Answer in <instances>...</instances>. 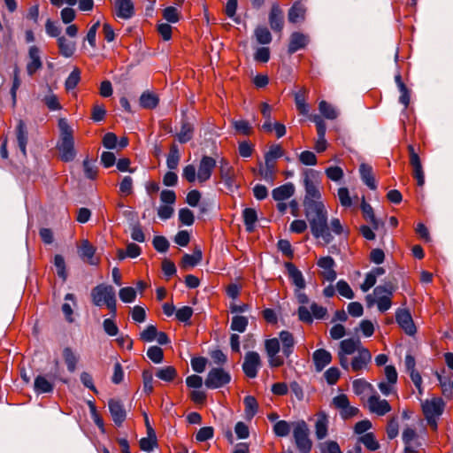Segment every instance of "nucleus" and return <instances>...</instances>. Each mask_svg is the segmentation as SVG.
Masks as SVG:
<instances>
[{
	"label": "nucleus",
	"instance_id": "59",
	"mask_svg": "<svg viewBox=\"0 0 453 453\" xmlns=\"http://www.w3.org/2000/svg\"><path fill=\"white\" fill-rule=\"evenodd\" d=\"M157 334V327L153 325H150L141 333L140 337L142 341L150 342L155 341Z\"/></svg>",
	"mask_w": 453,
	"mask_h": 453
},
{
	"label": "nucleus",
	"instance_id": "11",
	"mask_svg": "<svg viewBox=\"0 0 453 453\" xmlns=\"http://www.w3.org/2000/svg\"><path fill=\"white\" fill-rule=\"evenodd\" d=\"M410 156V165L412 167V175L417 180V184L422 187L425 183V174L419 156L415 151L413 145H408Z\"/></svg>",
	"mask_w": 453,
	"mask_h": 453
},
{
	"label": "nucleus",
	"instance_id": "10",
	"mask_svg": "<svg viewBox=\"0 0 453 453\" xmlns=\"http://www.w3.org/2000/svg\"><path fill=\"white\" fill-rule=\"evenodd\" d=\"M333 405L339 410L340 416L343 419H348L358 414L359 410L349 404L346 395H339L333 398Z\"/></svg>",
	"mask_w": 453,
	"mask_h": 453
},
{
	"label": "nucleus",
	"instance_id": "63",
	"mask_svg": "<svg viewBox=\"0 0 453 453\" xmlns=\"http://www.w3.org/2000/svg\"><path fill=\"white\" fill-rule=\"evenodd\" d=\"M180 161V155L178 149L175 146L171 148L170 153L167 157L166 164L169 169H175Z\"/></svg>",
	"mask_w": 453,
	"mask_h": 453
},
{
	"label": "nucleus",
	"instance_id": "51",
	"mask_svg": "<svg viewBox=\"0 0 453 453\" xmlns=\"http://www.w3.org/2000/svg\"><path fill=\"white\" fill-rule=\"evenodd\" d=\"M42 102L50 111H58L61 109L58 96L52 92H50L48 95H46L43 97Z\"/></svg>",
	"mask_w": 453,
	"mask_h": 453
},
{
	"label": "nucleus",
	"instance_id": "44",
	"mask_svg": "<svg viewBox=\"0 0 453 453\" xmlns=\"http://www.w3.org/2000/svg\"><path fill=\"white\" fill-rule=\"evenodd\" d=\"M354 393L357 395L366 394L369 391H373L372 386L365 380H355L352 383Z\"/></svg>",
	"mask_w": 453,
	"mask_h": 453
},
{
	"label": "nucleus",
	"instance_id": "55",
	"mask_svg": "<svg viewBox=\"0 0 453 453\" xmlns=\"http://www.w3.org/2000/svg\"><path fill=\"white\" fill-rule=\"evenodd\" d=\"M326 177L333 181H339L343 178V170L339 166H330L325 171Z\"/></svg>",
	"mask_w": 453,
	"mask_h": 453
},
{
	"label": "nucleus",
	"instance_id": "8",
	"mask_svg": "<svg viewBox=\"0 0 453 453\" xmlns=\"http://www.w3.org/2000/svg\"><path fill=\"white\" fill-rule=\"evenodd\" d=\"M230 380L231 376L227 372L221 368H213L209 372L204 383L208 388L215 389L226 385Z\"/></svg>",
	"mask_w": 453,
	"mask_h": 453
},
{
	"label": "nucleus",
	"instance_id": "2",
	"mask_svg": "<svg viewBox=\"0 0 453 453\" xmlns=\"http://www.w3.org/2000/svg\"><path fill=\"white\" fill-rule=\"evenodd\" d=\"M303 186L305 189L303 199L304 209L311 207V204L323 203L321 201L322 195L319 189L317 172L311 169H307L303 172Z\"/></svg>",
	"mask_w": 453,
	"mask_h": 453
},
{
	"label": "nucleus",
	"instance_id": "1",
	"mask_svg": "<svg viewBox=\"0 0 453 453\" xmlns=\"http://www.w3.org/2000/svg\"><path fill=\"white\" fill-rule=\"evenodd\" d=\"M305 216L309 221L312 235L323 241L324 244L330 243L334 237L327 225V211L324 203L311 204L305 208Z\"/></svg>",
	"mask_w": 453,
	"mask_h": 453
},
{
	"label": "nucleus",
	"instance_id": "14",
	"mask_svg": "<svg viewBox=\"0 0 453 453\" xmlns=\"http://www.w3.org/2000/svg\"><path fill=\"white\" fill-rule=\"evenodd\" d=\"M373 294L377 297L376 303L380 311L384 312L391 307V288L378 286L374 288Z\"/></svg>",
	"mask_w": 453,
	"mask_h": 453
},
{
	"label": "nucleus",
	"instance_id": "42",
	"mask_svg": "<svg viewBox=\"0 0 453 453\" xmlns=\"http://www.w3.org/2000/svg\"><path fill=\"white\" fill-rule=\"evenodd\" d=\"M246 229L249 232L253 231L254 224L257 219V212L252 208H246L242 213Z\"/></svg>",
	"mask_w": 453,
	"mask_h": 453
},
{
	"label": "nucleus",
	"instance_id": "30",
	"mask_svg": "<svg viewBox=\"0 0 453 453\" xmlns=\"http://www.w3.org/2000/svg\"><path fill=\"white\" fill-rule=\"evenodd\" d=\"M16 137L18 147L19 148L23 156L27 155V132L26 125L22 120H19L16 128Z\"/></svg>",
	"mask_w": 453,
	"mask_h": 453
},
{
	"label": "nucleus",
	"instance_id": "26",
	"mask_svg": "<svg viewBox=\"0 0 453 453\" xmlns=\"http://www.w3.org/2000/svg\"><path fill=\"white\" fill-rule=\"evenodd\" d=\"M308 42L309 38L307 35L299 32H295L290 35L288 51L289 54H293L297 50L303 49Z\"/></svg>",
	"mask_w": 453,
	"mask_h": 453
},
{
	"label": "nucleus",
	"instance_id": "3",
	"mask_svg": "<svg viewBox=\"0 0 453 453\" xmlns=\"http://www.w3.org/2000/svg\"><path fill=\"white\" fill-rule=\"evenodd\" d=\"M58 127L60 129V140L58 143V149L61 159L65 162H70L73 160L76 156L73 130L64 119H59Z\"/></svg>",
	"mask_w": 453,
	"mask_h": 453
},
{
	"label": "nucleus",
	"instance_id": "36",
	"mask_svg": "<svg viewBox=\"0 0 453 453\" xmlns=\"http://www.w3.org/2000/svg\"><path fill=\"white\" fill-rule=\"evenodd\" d=\"M202 260V251L200 249H196L193 254H185L182 257L181 267L184 269L191 268L199 264Z\"/></svg>",
	"mask_w": 453,
	"mask_h": 453
},
{
	"label": "nucleus",
	"instance_id": "7",
	"mask_svg": "<svg viewBox=\"0 0 453 453\" xmlns=\"http://www.w3.org/2000/svg\"><path fill=\"white\" fill-rule=\"evenodd\" d=\"M265 348L268 357V364L271 367L276 368L284 365L283 357L279 355L280 344L278 338L266 340L265 342Z\"/></svg>",
	"mask_w": 453,
	"mask_h": 453
},
{
	"label": "nucleus",
	"instance_id": "27",
	"mask_svg": "<svg viewBox=\"0 0 453 453\" xmlns=\"http://www.w3.org/2000/svg\"><path fill=\"white\" fill-rule=\"evenodd\" d=\"M312 359L318 372L322 371L332 360V355L329 351L319 349L313 352Z\"/></svg>",
	"mask_w": 453,
	"mask_h": 453
},
{
	"label": "nucleus",
	"instance_id": "50",
	"mask_svg": "<svg viewBox=\"0 0 453 453\" xmlns=\"http://www.w3.org/2000/svg\"><path fill=\"white\" fill-rule=\"evenodd\" d=\"M257 40L261 44H268L272 41L270 31L265 27H259L255 30Z\"/></svg>",
	"mask_w": 453,
	"mask_h": 453
},
{
	"label": "nucleus",
	"instance_id": "37",
	"mask_svg": "<svg viewBox=\"0 0 453 453\" xmlns=\"http://www.w3.org/2000/svg\"><path fill=\"white\" fill-rule=\"evenodd\" d=\"M304 15L305 9L303 8V6L299 3H296L288 11V21L291 23H297L303 21L304 19Z\"/></svg>",
	"mask_w": 453,
	"mask_h": 453
},
{
	"label": "nucleus",
	"instance_id": "49",
	"mask_svg": "<svg viewBox=\"0 0 453 453\" xmlns=\"http://www.w3.org/2000/svg\"><path fill=\"white\" fill-rule=\"evenodd\" d=\"M147 356L155 364H160L164 359L163 349L157 346L150 347L147 350Z\"/></svg>",
	"mask_w": 453,
	"mask_h": 453
},
{
	"label": "nucleus",
	"instance_id": "22",
	"mask_svg": "<svg viewBox=\"0 0 453 453\" xmlns=\"http://www.w3.org/2000/svg\"><path fill=\"white\" fill-rule=\"evenodd\" d=\"M269 24L275 32H281L284 27L283 12L278 4H273L269 13Z\"/></svg>",
	"mask_w": 453,
	"mask_h": 453
},
{
	"label": "nucleus",
	"instance_id": "56",
	"mask_svg": "<svg viewBox=\"0 0 453 453\" xmlns=\"http://www.w3.org/2000/svg\"><path fill=\"white\" fill-rule=\"evenodd\" d=\"M337 196L342 206L349 208L352 205V200L347 188H340L337 191Z\"/></svg>",
	"mask_w": 453,
	"mask_h": 453
},
{
	"label": "nucleus",
	"instance_id": "45",
	"mask_svg": "<svg viewBox=\"0 0 453 453\" xmlns=\"http://www.w3.org/2000/svg\"><path fill=\"white\" fill-rule=\"evenodd\" d=\"M177 375L176 369L173 366H166L159 368L156 372V376L165 381H172Z\"/></svg>",
	"mask_w": 453,
	"mask_h": 453
},
{
	"label": "nucleus",
	"instance_id": "23",
	"mask_svg": "<svg viewBox=\"0 0 453 453\" xmlns=\"http://www.w3.org/2000/svg\"><path fill=\"white\" fill-rule=\"evenodd\" d=\"M318 265L322 269V276L327 281H334L336 279V273L334 269V261L331 257H323L319 259Z\"/></svg>",
	"mask_w": 453,
	"mask_h": 453
},
{
	"label": "nucleus",
	"instance_id": "43",
	"mask_svg": "<svg viewBox=\"0 0 453 453\" xmlns=\"http://www.w3.org/2000/svg\"><path fill=\"white\" fill-rule=\"evenodd\" d=\"M261 113L265 119V123L262 125V128L265 132H272L273 131V123L271 121V113H272V107L267 103H263L261 104Z\"/></svg>",
	"mask_w": 453,
	"mask_h": 453
},
{
	"label": "nucleus",
	"instance_id": "17",
	"mask_svg": "<svg viewBox=\"0 0 453 453\" xmlns=\"http://www.w3.org/2000/svg\"><path fill=\"white\" fill-rule=\"evenodd\" d=\"M444 402L441 398L433 397L422 403V410L425 416L439 417L442 414Z\"/></svg>",
	"mask_w": 453,
	"mask_h": 453
},
{
	"label": "nucleus",
	"instance_id": "57",
	"mask_svg": "<svg viewBox=\"0 0 453 453\" xmlns=\"http://www.w3.org/2000/svg\"><path fill=\"white\" fill-rule=\"evenodd\" d=\"M54 265L57 268L58 275L62 278L63 280H65L67 278V273L65 271V263L64 257L61 255H56L54 257Z\"/></svg>",
	"mask_w": 453,
	"mask_h": 453
},
{
	"label": "nucleus",
	"instance_id": "54",
	"mask_svg": "<svg viewBox=\"0 0 453 453\" xmlns=\"http://www.w3.org/2000/svg\"><path fill=\"white\" fill-rule=\"evenodd\" d=\"M320 453H342L336 441H326L319 444Z\"/></svg>",
	"mask_w": 453,
	"mask_h": 453
},
{
	"label": "nucleus",
	"instance_id": "4",
	"mask_svg": "<svg viewBox=\"0 0 453 453\" xmlns=\"http://www.w3.org/2000/svg\"><path fill=\"white\" fill-rule=\"evenodd\" d=\"M92 303L98 307L106 305L114 317L116 315V294L115 289L111 285L99 284L92 288Z\"/></svg>",
	"mask_w": 453,
	"mask_h": 453
},
{
	"label": "nucleus",
	"instance_id": "15",
	"mask_svg": "<svg viewBox=\"0 0 453 453\" xmlns=\"http://www.w3.org/2000/svg\"><path fill=\"white\" fill-rule=\"evenodd\" d=\"M219 175L229 190L236 187L234 169L225 158L219 161Z\"/></svg>",
	"mask_w": 453,
	"mask_h": 453
},
{
	"label": "nucleus",
	"instance_id": "5",
	"mask_svg": "<svg viewBox=\"0 0 453 453\" xmlns=\"http://www.w3.org/2000/svg\"><path fill=\"white\" fill-rule=\"evenodd\" d=\"M293 437L296 448L301 453H309L312 447L310 439V429L304 420L294 422Z\"/></svg>",
	"mask_w": 453,
	"mask_h": 453
},
{
	"label": "nucleus",
	"instance_id": "46",
	"mask_svg": "<svg viewBox=\"0 0 453 453\" xmlns=\"http://www.w3.org/2000/svg\"><path fill=\"white\" fill-rule=\"evenodd\" d=\"M249 324V320L246 317L243 316H234L232 319L231 322V329L233 331H237L239 333L245 332L247 326Z\"/></svg>",
	"mask_w": 453,
	"mask_h": 453
},
{
	"label": "nucleus",
	"instance_id": "28",
	"mask_svg": "<svg viewBox=\"0 0 453 453\" xmlns=\"http://www.w3.org/2000/svg\"><path fill=\"white\" fill-rule=\"evenodd\" d=\"M295 190L296 188L294 184L288 182L284 185L275 188L272 192V196L275 201L282 202L290 198L294 195Z\"/></svg>",
	"mask_w": 453,
	"mask_h": 453
},
{
	"label": "nucleus",
	"instance_id": "52",
	"mask_svg": "<svg viewBox=\"0 0 453 453\" xmlns=\"http://www.w3.org/2000/svg\"><path fill=\"white\" fill-rule=\"evenodd\" d=\"M359 441L372 451H374L377 449H379V443L372 433H367L361 436L359 438Z\"/></svg>",
	"mask_w": 453,
	"mask_h": 453
},
{
	"label": "nucleus",
	"instance_id": "47",
	"mask_svg": "<svg viewBox=\"0 0 453 453\" xmlns=\"http://www.w3.org/2000/svg\"><path fill=\"white\" fill-rule=\"evenodd\" d=\"M319 109L321 114L328 119H334L338 116L336 110L326 101L319 103Z\"/></svg>",
	"mask_w": 453,
	"mask_h": 453
},
{
	"label": "nucleus",
	"instance_id": "29",
	"mask_svg": "<svg viewBox=\"0 0 453 453\" xmlns=\"http://www.w3.org/2000/svg\"><path fill=\"white\" fill-rule=\"evenodd\" d=\"M361 210L365 219L371 223L373 229L378 230L380 226H384V223L375 217L372 207L365 199L361 203Z\"/></svg>",
	"mask_w": 453,
	"mask_h": 453
},
{
	"label": "nucleus",
	"instance_id": "58",
	"mask_svg": "<svg viewBox=\"0 0 453 453\" xmlns=\"http://www.w3.org/2000/svg\"><path fill=\"white\" fill-rule=\"evenodd\" d=\"M193 315V309L189 306H183L175 312L177 319L183 323H188Z\"/></svg>",
	"mask_w": 453,
	"mask_h": 453
},
{
	"label": "nucleus",
	"instance_id": "53",
	"mask_svg": "<svg viewBox=\"0 0 453 453\" xmlns=\"http://www.w3.org/2000/svg\"><path fill=\"white\" fill-rule=\"evenodd\" d=\"M244 405L246 416L249 418H252L256 414L257 410V403L256 399L251 395L246 396L244 398Z\"/></svg>",
	"mask_w": 453,
	"mask_h": 453
},
{
	"label": "nucleus",
	"instance_id": "64",
	"mask_svg": "<svg viewBox=\"0 0 453 453\" xmlns=\"http://www.w3.org/2000/svg\"><path fill=\"white\" fill-rule=\"evenodd\" d=\"M179 219L180 222L186 226H191L194 223V214L188 208H182L179 211Z\"/></svg>",
	"mask_w": 453,
	"mask_h": 453
},
{
	"label": "nucleus",
	"instance_id": "25",
	"mask_svg": "<svg viewBox=\"0 0 453 453\" xmlns=\"http://www.w3.org/2000/svg\"><path fill=\"white\" fill-rule=\"evenodd\" d=\"M278 340L281 344V351L286 358H288L293 353L295 347L294 336L288 331H281L279 334Z\"/></svg>",
	"mask_w": 453,
	"mask_h": 453
},
{
	"label": "nucleus",
	"instance_id": "9",
	"mask_svg": "<svg viewBox=\"0 0 453 453\" xmlns=\"http://www.w3.org/2000/svg\"><path fill=\"white\" fill-rule=\"evenodd\" d=\"M261 365V357L257 352L249 351L245 354L242 370L247 377L251 379L257 377Z\"/></svg>",
	"mask_w": 453,
	"mask_h": 453
},
{
	"label": "nucleus",
	"instance_id": "21",
	"mask_svg": "<svg viewBox=\"0 0 453 453\" xmlns=\"http://www.w3.org/2000/svg\"><path fill=\"white\" fill-rule=\"evenodd\" d=\"M108 406L113 422L119 426H121L127 417L123 404L118 400L111 399L108 403Z\"/></svg>",
	"mask_w": 453,
	"mask_h": 453
},
{
	"label": "nucleus",
	"instance_id": "35",
	"mask_svg": "<svg viewBox=\"0 0 453 453\" xmlns=\"http://www.w3.org/2000/svg\"><path fill=\"white\" fill-rule=\"evenodd\" d=\"M359 173L364 183L368 186L371 189L376 188V182L372 174V168L369 165L361 164L359 167Z\"/></svg>",
	"mask_w": 453,
	"mask_h": 453
},
{
	"label": "nucleus",
	"instance_id": "20",
	"mask_svg": "<svg viewBox=\"0 0 453 453\" xmlns=\"http://www.w3.org/2000/svg\"><path fill=\"white\" fill-rule=\"evenodd\" d=\"M329 418L324 411L315 415V435L318 440H323L327 436Z\"/></svg>",
	"mask_w": 453,
	"mask_h": 453
},
{
	"label": "nucleus",
	"instance_id": "33",
	"mask_svg": "<svg viewBox=\"0 0 453 453\" xmlns=\"http://www.w3.org/2000/svg\"><path fill=\"white\" fill-rule=\"evenodd\" d=\"M286 268L296 289H303L305 288V281L302 273L291 263H287Z\"/></svg>",
	"mask_w": 453,
	"mask_h": 453
},
{
	"label": "nucleus",
	"instance_id": "13",
	"mask_svg": "<svg viewBox=\"0 0 453 453\" xmlns=\"http://www.w3.org/2000/svg\"><path fill=\"white\" fill-rule=\"evenodd\" d=\"M372 361V354L368 349H359V352L352 358L349 366L353 372H359L368 368Z\"/></svg>",
	"mask_w": 453,
	"mask_h": 453
},
{
	"label": "nucleus",
	"instance_id": "60",
	"mask_svg": "<svg viewBox=\"0 0 453 453\" xmlns=\"http://www.w3.org/2000/svg\"><path fill=\"white\" fill-rule=\"evenodd\" d=\"M336 288L339 294L348 299L354 298V293L349 285L344 280H339L336 284Z\"/></svg>",
	"mask_w": 453,
	"mask_h": 453
},
{
	"label": "nucleus",
	"instance_id": "32",
	"mask_svg": "<svg viewBox=\"0 0 453 453\" xmlns=\"http://www.w3.org/2000/svg\"><path fill=\"white\" fill-rule=\"evenodd\" d=\"M95 248L89 243L88 241H82L80 247V256L83 260L90 265H96L98 260L95 258Z\"/></svg>",
	"mask_w": 453,
	"mask_h": 453
},
{
	"label": "nucleus",
	"instance_id": "12",
	"mask_svg": "<svg viewBox=\"0 0 453 453\" xmlns=\"http://www.w3.org/2000/svg\"><path fill=\"white\" fill-rule=\"evenodd\" d=\"M395 320L399 326L408 335H413L416 333V326L414 325L412 317L408 310L397 309L395 312Z\"/></svg>",
	"mask_w": 453,
	"mask_h": 453
},
{
	"label": "nucleus",
	"instance_id": "48",
	"mask_svg": "<svg viewBox=\"0 0 453 453\" xmlns=\"http://www.w3.org/2000/svg\"><path fill=\"white\" fill-rule=\"evenodd\" d=\"M119 296L123 303H133L136 298V290L132 287H125L119 289Z\"/></svg>",
	"mask_w": 453,
	"mask_h": 453
},
{
	"label": "nucleus",
	"instance_id": "38",
	"mask_svg": "<svg viewBox=\"0 0 453 453\" xmlns=\"http://www.w3.org/2000/svg\"><path fill=\"white\" fill-rule=\"evenodd\" d=\"M294 431V422L286 420H278L273 425V433L279 437H285L289 434L290 431Z\"/></svg>",
	"mask_w": 453,
	"mask_h": 453
},
{
	"label": "nucleus",
	"instance_id": "40",
	"mask_svg": "<svg viewBox=\"0 0 453 453\" xmlns=\"http://www.w3.org/2000/svg\"><path fill=\"white\" fill-rule=\"evenodd\" d=\"M63 357L65 360V363L67 366V370L70 372H73L76 369V365L78 363V357L77 355L73 351L71 348H65L63 350Z\"/></svg>",
	"mask_w": 453,
	"mask_h": 453
},
{
	"label": "nucleus",
	"instance_id": "39",
	"mask_svg": "<svg viewBox=\"0 0 453 453\" xmlns=\"http://www.w3.org/2000/svg\"><path fill=\"white\" fill-rule=\"evenodd\" d=\"M159 99L156 94L149 91L143 92L140 97V104L145 109H154L157 106Z\"/></svg>",
	"mask_w": 453,
	"mask_h": 453
},
{
	"label": "nucleus",
	"instance_id": "62",
	"mask_svg": "<svg viewBox=\"0 0 453 453\" xmlns=\"http://www.w3.org/2000/svg\"><path fill=\"white\" fill-rule=\"evenodd\" d=\"M81 73L78 69H74L67 77L65 86L67 90L73 89L79 83Z\"/></svg>",
	"mask_w": 453,
	"mask_h": 453
},
{
	"label": "nucleus",
	"instance_id": "6",
	"mask_svg": "<svg viewBox=\"0 0 453 453\" xmlns=\"http://www.w3.org/2000/svg\"><path fill=\"white\" fill-rule=\"evenodd\" d=\"M360 340L358 339H346L340 342V348L338 351V357L341 366L348 370L349 368V363L348 356L352 355L355 352H359V349H364Z\"/></svg>",
	"mask_w": 453,
	"mask_h": 453
},
{
	"label": "nucleus",
	"instance_id": "18",
	"mask_svg": "<svg viewBox=\"0 0 453 453\" xmlns=\"http://www.w3.org/2000/svg\"><path fill=\"white\" fill-rule=\"evenodd\" d=\"M367 404L370 411L379 416H383L391 411L388 402L385 399H380L376 394L368 398Z\"/></svg>",
	"mask_w": 453,
	"mask_h": 453
},
{
	"label": "nucleus",
	"instance_id": "61",
	"mask_svg": "<svg viewBox=\"0 0 453 453\" xmlns=\"http://www.w3.org/2000/svg\"><path fill=\"white\" fill-rule=\"evenodd\" d=\"M163 17L168 22L176 23L180 19V12L177 8L169 6L164 9Z\"/></svg>",
	"mask_w": 453,
	"mask_h": 453
},
{
	"label": "nucleus",
	"instance_id": "24",
	"mask_svg": "<svg viewBox=\"0 0 453 453\" xmlns=\"http://www.w3.org/2000/svg\"><path fill=\"white\" fill-rule=\"evenodd\" d=\"M115 7L118 18L128 19L134 14V7L132 0H116Z\"/></svg>",
	"mask_w": 453,
	"mask_h": 453
},
{
	"label": "nucleus",
	"instance_id": "41",
	"mask_svg": "<svg viewBox=\"0 0 453 453\" xmlns=\"http://www.w3.org/2000/svg\"><path fill=\"white\" fill-rule=\"evenodd\" d=\"M193 133H194V127H193L192 124H190L187 121H183L180 130L177 134L179 142L181 143L188 142V141H190L192 139Z\"/></svg>",
	"mask_w": 453,
	"mask_h": 453
},
{
	"label": "nucleus",
	"instance_id": "31",
	"mask_svg": "<svg viewBox=\"0 0 453 453\" xmlns=\"http://www.w3.org/2000/svg\"><path fill=\"white\" fill-rule=\"evenodd\" d=\"M59 52L65 58H71L76 50V42L66 39L65 36L58 38Z\"/></svg>",
	"mask_w": 453,
	"mask_h": 453
},
{
	"label": "nucleus",
	"instance_id": "16",
	"mask_svg": "<svg viewBox=\"0 0 453 453\" xmlns=\"http://www.w3.org/2000/svg\"><path fill=\"white\" fill-rule=\"evenodd\" d=\"M216 166V160L209 156H203L200 161L197 170V180L200 183L207 181Z\"/></svg>",
	"mask_w": 453,
	"mask_h": 453
},
{
	"label": "nucleus",
	"instance_id": "34",
	"mask_svg": "<svg viewBox=\"0 0 453 453\" xmlns=\"http://www.w3.org/2000/svg\"><path fill=\"white\" fill-rule=\"evenodd\" d=\"M54 385L45 376L38 375L35 379L34 389L37 394L50 393L53 391Z\"/></svg>",
	"mask_w": 453,
	"mask_h": 453
},
{
	"label": "nucleus",
	"instance_id": "19",
	"mask_svg": "<svg viewBox=\"0 0 453 453\" xmlns=\"http://www.w3.org/2000/svg\"><path fill=\"white\" fill-rule=\"evenodd\" d=\"M29 61L27 64V72L28 75H34L42 66L40 50L37 46L33 45L28 50Z\"/></svg>",
	"mask_w": 453,
	"mask_h": 453
}]
</instances>
